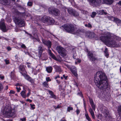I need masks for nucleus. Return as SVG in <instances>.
I'll list each match as a JSON object with an SVG mask.
<instances>
[{
	"instance_id": "1",
	"label": "nucleus",
	"mask_w": 121,
	"mask_h": 121,
	"mask_svg": "<svg viewBox=\"0 0 121 121\" xmlns=\"http://www.w3.org/2000/svg\"><path fill=\"white\" fill-rule=\"evenodd\" d=\"M97 77H99L100 79L99 80L95 76L94 81L96 85L100 89L104 90L108 87V84L107 81V78L105 73L101 71L97 72L96 74Z\"/></svg>"
},
{
	"instance_id": "2",
	"label": "nucleus",
	"mask_w": 121,
	"mask_h": 121,
	"mask_svg": "<svg viewBox=\"0 0 121 121\" xmlns=\"http://www.w3.org/2000/svg\"><path fill=\"white\" fill-rule=\"evenodd\" d=\"M100 39L104 42L107 46L111 47L118 48L121 45V43L118 41H116L111 37V35L107 33L105 36H101Z\"/></svg>"
},
{
	"instance_id": "3",
	"label": "nucleus",
	"mask_w": 121,
	"mask_h": 121,
	"mask_svg": "<svg viewBox=\"0 0 121 121\" xmlns=\"http://www.w3.org/2000/svg\"><path fill=\"white\" fill-rule=\"evenodd\" d=\"M75 25L71 24L66 23L63 26L60 27L61 28H63L67 32L70 33H73L78 35L84 34L85 31L83 29H77Z\"/></svg>"
},
{
	"instance_id": "4",
	"label": "nucleus",
	"mask_w": 121,
	"mask_h": 121,
	"mask_svg": "<svg viewBox=\"0 0 121 121\" xmlns=\"http://www.w3.org/2000/svg\"><path fill=\"white\" fill-rule=\"evenodd\" d=\"M48 12L50 14L56 16H58L60 14V10L53 7L49 8L48 9Z\"/></svg>"
},
{
	"instance_id": "5",
	"label": "nucleus",
	"mask_w": 121,
	"mask_h": 121,
	"mask_svg": "<svg viewBox=\"0 0 121 121\" xmlns=\"http://www.w3.org/2000/svg\"><path fill=\"white\" fill-rule=\"evenodd\" d=\"M4 111L10 117H12L15 114V111L12 110L10 107L8 105H6L5 107Z\"/></svg>"
},
{
	"instance_id": "6",
	"label": "nucleus",
	"mask_w": 121,
	"mask_h": 121,
	"mask_svg": "<svg viewBox=\"0 0 121 121\" xmlns=\"http://www.w3.org/2000/svg\"><path fill=\"white\" fill-rule=\"evenodd\" d=\"M56 50L57 52L62 56L64 57L66 55V51L63 48L60 46H57L56 47Z\"/></svg>"
},
{
	"instance_id": "7",
	"label": "nucleus",
	"mask_w": 121,
	"mask_h": 121,
	"mask_svg": "<svg viewBox=\"0 0 121 121\" xmlns=\"http://www.w3.org/2000/svg\"><path fill=\"white\" fill-rule=\"evenodd\" d=\"M90 4L94 6L99 5L101 3V0H87Z\"/></svg>"
},
{
	"instance_id": "8",
	"label": "nucleus",
	"mask_w": 121,
	"mask_h": 121,
	"mask_svg": "<svg viewBox=\"0 0 121 121\" xmlns=\"http://www.w3.org/2000/svg\"><path fill=\"white\" fill-rule=\"evenodd\" d=\"M41 20L43 21H45V22H49L50 23H54L55 22L54 20L52 18L45 16L42 18Z\"/></svg>"
},
{
	"instance_id": "9",
	"label": "nucleus",
	"mask_w": 121,
	"mask_h": 121,
	"mask_svg": "<svg viewBox=\"0 0 121 121\" xmlns=\"http://www.w3.org/2000/svg\"><path fill=\"white\" fill-rule=\"evenodd\" d=\"M9 29L8 26H6L4 23H0V29L3 32H7Z\"/></svg>"
},
{
	"instance_id": "10",
	"label": "nucleus",
	"mask_w": 121,
	"mask_h": 121,
	"mask_svg": "<svg viewBox=\"0 0 121 121\" xmlns=\"http://www.w3.org/2000/svg\"><path fill=\"white\" fill-rule=\"evenodd\" d=\"M27 73H21V74L25 78L31 83H32L33 82V79L28 74H27Z\"/></svg>"
},
{
	"instance_id": "11",
	"label": "nucleus",
	"mask_w": 121,
	"mask_h": 121,
	"mask_svg": "<svg viewBox=\"0 0 121 121\" xmlns=\"http://www.w3.org/2000/svg\"><path fill=\"white\" fill-rule=\"evenodd\" d=\"M70 70L74 76L77 77L78 76V74L76 67L73 66H71Z\"/></svg>"
},
{
	"instance_id": "12",
	"label": "nucleus",
	"mask_w": 121,
	"mask_h": 121,
	"mask_svg": "<svg viewBox=\"0 0 121 121\" xmlns=\"http://www.w3.org/2000/svg\"><path fill=\"white\" fill-rule=\"evenodd\" d=\"M104 92L103 91H99L97 93V94L98 97L100 98H102L103 99H106L107 95L103 94Z\"/></svg>"
},
{
	"instance_id": "13",
	"label": "nucleus",
	"mask_w": 121,
	"mask_h": 121,
	"mask_svg": "<svg viewBox=\"0 0 121 121\" xmlns=\"http://www.w3.org/2000/svg\"><path fill=\"white\" fill-rule=\"evenodd\" d=\"M42 41L43 43L46 45L49 49L51 48V43L50 41H47L42 39Z\"/></svg>"
},
{
	"instance_id": "14",
	"label": "nucleus",
	"mask_w": 121,
	"mask_h": 121,
	"mask_svg": "<svg viewBox=\"0 0 121 121\" xmlns=\"http://www.w3.org/2000/svg\"><path fill=\"white\" fill-rule=\"evenodd\" d=\"M43 45H41L39 46L38 47V56L39 58H40L41 56L42 53L43 52L45 48H43Z\"/></svg>"
},
{
	"instance_id": "15",
	"label": "nucleus",
	"mask_w": 121,
	"mask_h": 121,
	"mask_svg": "<svg viewBox=\"0 0 121 121\" xmlns=\"http://www.w3.org/2000/svg\"><path fill=\"white\" fill-rule=\"evenodd\" d=\"M88 56L90 60L91 61H94L97 59L94 56L93 54L90 51L88 52Z\"/></svg>"
},
{
	"instance_id": "16",
	"label": "nucleus",
	"mask_w": 121,
	"mask_h": 121,
	"mask_svg": "<svg viewBox=\"0 0 121 121\" xmlns=\"http://www.w3.org/2000/svg\"><path fill=\"white\" fill-rule=\"evenodd\" d=\"M13 20L15 23H24L26 22L23 19L19 17H15Z\"/></svg>"
},
{
	"instance_id": "17",
	"label": "nucleus",
	"mask_w": 121,
	"mask_h": 121,
	"mask_svg": "<svg viewBox=\"0 0 121 121\" xmlns=\"http://www.w3.org/2000/svg\"><path fill=\"white\" fill-rule=\"evenodd\" d=\"M19 71L21 73H27L25 70L24 66L23 65H20L19 67Z\"/></svg>"
},
{
	"instance_id": "18",
	"label": "nucleus",
	"mask_w": 121,
	"mask_h": 121,
	"mask_svg": "<svg viewBox=\"0 0 121 121\" xmlns=\"http://www.w3.org/2000/svg\"><path fill=\"white\" fill-rule=\"evenodd\" d=\"M95 34L91 32H87L86 36L90 38H94L95 36Z\"/></svg>"
},
{
	"instance_id": "19",
	"label": "nucleus",
	"mask_w": 121,
	"mask_h": 121,
	"mask_svg": "<svg viewBox=\"0 0 121 121\" xmlns=\"http://www.w3.org/2000/svg\"><path fill=\"white\" fill-rule=\"evenodd\" d=\"M54 67L55 68L56 71V72L60 73L61 72H62V70L61 69L60 66H59L57 65H55L54 66Z\"/></svg>"
},
{
	"instance_id": "20",
	"label": "nucleus",
	"mask_w": 121,
	"mask_h": 121,
	"mask_svg": "<svg viewBox=\"0 0 121 121\" xmlns=\"http://www.w3.org/2000/svg\"><path fill=\"white\" fill-rule=\"evenodd\" d=\"M90 103L92 109L95 111V105L94 104L93 101L92 99H90Z\"/></svg>"
},
{
	"instance_id": "21",
	"label": "nucleus",
	"mask_w": 121,
	"mask_h": 121,
	"mask_svg": "<svg viewBox=\"0 0 121 121\" xmlns=\"http://www.w3.org/2000/svg\"><path fill=\"white\" fill-rule=\"evenodd\" d=\"M9 0H0V3L4 5H8L9 3Z\"/></svg>"
},
{
	"instance_id": "22",
	"label": "nucleus",
	"mask_w": 121,
	"mask_h": 121,
	"mask_svg": "<svg viewBox=\"0 0 121 121\" xmlns=\"http://www.w3.org/2000/svg\"><path fill=\"white\" fill-rule=\"evenodd\" d=\"M68 12L70 14L72 15L75 10L74 9L71 8H66Z\"/></svg>"
},
{
	"instance_id": "23",
	"label": "nucleus",
	"mask_w": 121,
	"mask_h": 121,
	"mask_svg": "<svg viewBox=\"0 0 121 121\" xmlns=\"http://www.w3.org/2000/svg\"><path fill=\"white\" fill-rule=\"evenodd\" d=\"M114 0H103L104 3L107 4H111L113 2Z\"/></svg>"
},
{
	"instance_id": "24",
	"label": "nucleus",
	"mask_w": 121,
	"mask_h": 121,
	"mask_svg": "<svg viewBox=\"0 0 121 121\" xmlns=\"http://www.w3.org/2000/svg\"><path fill=\"white\" fill-rule=\"evenodd\" d=\"M48 92L51 95V98L56 99V97L54 94L53 92L49 90Z\"/></svg>"
},
{
	"instance_id": "25",
	"label": "nucleus",
	"mask_w": 121,
	"mask_h": 121,
	"mask_svg": "<svg viewBox=\"0 0 121 121\" xmlns=\"http://www.w3.org/2000/svg\"><path fill=\"white\" fill-rule=\"evenodd\" d=\"M25 23H15V25L18 28H20L24 26Z\"/></svg>"
},
{
	"instance_id": "26",
	"label": "nucleus",
	"mask_w": 121,
	"mask_h": 121,
	"mask_svg": "<svg viewBox=\"0 0 121 121\" xmlns=\"http://www.w3.org/2000/svg\"><path fill=\"white\" fill-rule=\"evenodd\" d=\"M46 69L47 72L48 73H50L52 71V68L51 66H48L46 67Z\"/></svg>"
},
{
	"instance_id": "27",
	"label": "nucleus",
	"mask_w": 121,
	"mask_h": 121,
	"mask_svg": "<svg viewBox=\"0 0 121 121\" xmlns=\"http://www.w3.org/2000/svg\"><path fill=\"white\" fill-rule=\"evenodd\" d=\"M89 111L92 118L93 119H95V116L94 115V113L93 110L91 108H90L89 109Z\"/></svg>"
},
{
	"instance_id": "28",
	"label": "nucleus",
	"mask_w": 121,
	"mask_h": 121,
	"mask_svg": "<svg viewBox=\"0 0 121 121\" xmlns=\"http://www.w3.org/2000/svg\"><path fill=\"white\" fill-rule=\"evenodd\" d=\"M48 52L50 56L52 58L55 59H56V58L54 54L52 53L51 51L49 49H48Z\"/></svg>"
},
{
	"instance_id": "29",
	"label": "nucleus",
	"mask_w": 121,
	"mask_h": 121,
	"mask_svg": "<svg viewBox=\"0 0 121 121\" xmlns=\"http://www.w3.org/2000/svg\"><path fill=\"white\" fill-rule=\"evenodd\" d=\"M117 112L119 116L121 117V105L118 106L117 109Z\"/></svg>"
},
{
	"instance_id": "30",
	"label": "nucleus",
	"mask_w": 121,
	"mask_h": 121,
	"mask_svg": "<svg viewBox=\"0 0 121 121\" xmlns=\"http://www.w3.org/2000/svg\"><path fill=\"white\" fill-rule=\"evenodd\" d=\"M18 13H19V14L22 16L23 17H25V16L27 17L29 16V14L26 12H24L22 13L18 12Z\"/></svg>"
},
{
	"instance_id": "31",
	"label": "nucleus",
	"mask_w": 121,
	"mask_h": 121,
	"mask_svg": "<svg viewBox=\"0 0 121 121\" xmlns=\"http://www.w3.org/2000/svg\"><path fill=\"white\" fill-rule=\"evenodd\" d=\"M26 92L25 91H22L21 92V95L22 96L23 98H26Z\"/></svg>"
},
{
	"instance_id": "32",
	"label": "nucleus",
	"mask_w": 121,
	"mask_h": 121,
	"mask_svg": "<svg viewBox=\"0 0 121 121\" xmlns=\"http://www.w3.org/2000/svg\"><path fill=\"white\" fill-rule=\"evenodd\" d=\"M72 15L75 17H77L79 16V14L78 12L75 10Z\"/></svg>"
},
{
	"instance_id": "33",
	"label": "nucleus",
	"mask_w": 121,
	"mask_h": 121,
	"mask_svg": "<svg viewBox=\"0 0 121 121\" xmlns=\"http://www.w3.org/2000/svg\"><path fill=\"white\" fill-rule=\"evenodd\" d=\"M103 113L104 114V116L106 117L107 118V117H109V113L108 110H106V111L104 112Z\"/></svg>"
},
{
	"instance_id": "34",
	"label": "nucleus",
	"mask_w": 121,
	"mask_h": 121,
	"mask_svg": "<svg viewBox=\"0 0 121 121\" xmlns=\"http://www.w3.org/2000/svg\"><path fill=\"white\" fill-rule=\"evenodd\" d=\"M10 76L11 78H13L15 76V72L14 70L11 72Z\"/></svg>"
},
{
	"instance_id": "35",
	"label": "nucleus",
	"mask_w": 121,
	"mask_h": 121,
	"mask_svg": "<svg viewBox=\"0 0 121 121\" xmlns=\"http://www.w3.org/2000/svg\"><path fill=\"white\" fill-rule=\"evenodd\" d=\"M114 19L113 21V22L117 23H120L121 22V20L117 18L114 17Z\"/></svg>"
},
{
	"instance_id": "36",
	"label": "nucleus",
	"mask_w": 121,
	"mask_h": 121,
	"mask_svg": "<svg viewBox=\"0 0 121 121\" xmlns=\"http://www.w3.org/2000/svg\"><path fill=\"white\" fill-rule=\"evenodd\" d=\"M85 116H86V119L88 120V121H92L91 118L89 116L88 113H86L85 114Z\"/></svg>"
},
{
	"instance_id": "37",
	"label": "nucleus",
	"mask_w": 121,
	"mask_h": 121,
	"mask_svg": "<svg viewBox=\"0 0 121 121\" xmlns=\"http://www.w3.org/2000/svg\"><path fill=\"white\" fill-rule=\"evenodd\" d=\"M43 85L45 87L47 88H48V83L46 82H44L43 83Z\"/></svg>"
},
{
	"instance_id": "38",
	"label": "nucleus",
	"mask_w": 121,
	"mask_h": 121,
	"mask_svg": "<svg viewBox=\"0 0 121 121\" xmlns=\"http://www.w3.org/2000/svg\"><path fill=\"white\" fill-rule=\"evenodd\" d=\"M100 13L99 14H104L106 15L107 14V13L106 12H105L104 11V10H101L99 11Z\"/></svg>"
},
{
	"instance_id": "39",
	"label": "nucleus",
	"mask_w": 121,
	"mask_h": 121,
	"mask_svg": "<svg viewBox=\"0 0 121 121\" xmlns=\"http://www.w3.org/2000/svg\"><path fill=\"white\" fill-rule=\"evenodd\" d=\"M85 25L86 27L88 28H91L92 27L91 25L90 24V23H88V24H85Z\"/></svg>"
},
{
	"instance_id": "40",
	"label": "nucleus",
	"mask_w": 121,
	"mask_h": 121,
	"mask_svg": "<svg viewBox=\"0 0 121 121\" xmlns=\"http://www.w3.org/2000/svg\"><path fill=\"white\" fill-rule=\"evenodd\" d=\"M97 13L95 12H93L92 13V14L91 15V16L92 17L94 18L96 15Z\"/></svg>"
},
{
	"instance_id": "41",
	"label": "nucleus",
	"mask_w": 121,
	"mask_h": 121,
	"mask_svg": "<svg viewBox=\"0 0 121 121\" xmlns=\"http://www.w3.org/2000/svg\"><path fill=\"white\" fill-rule=\"evenodd\" d=\"M73 110V108L70 106L68 107L67 108V111L69 112H70V111L72 110Z\"/></svg>"
},
{
	"instance_id": "42",
	"label": "nucleus",
	"mask_w": 121,
	"mask_h": 121,
	"mask_svg": "<svg viewBox=\"0 0 121 121\" xmlns=\"http://www.w3.org/2000/svg\"><path fill=\"white\" fill-rule=\"evenodd\" d=\"M83 104L84 106V109L85 110V111L86 112V103L85 101L84 100V99H83Z\"/></svg>"
},
{
	"instance_id": "43",
	"label": "nucleus",
	"mask_w": 121,
	"mask_h": 121,
	"mask_svg": "<svg viewBox=\"0 0 121 121\" xmlns=\"http://www.w3.org/2000/svg\"><path fill=\"white\" fill-rule=\"evenodd\" d=\"M17 6L18 7L20 8L21 10H25V9L24 8L22 7L21 5L19 4H17Z\"/></svg>"
},
{
	"instance_id": "44",
	"label": "nucleus",
	"mask_w": 121,
	"mask_h": 121,
	"mask_svg": "<svg viewBox=\"0 0 121 121\" xmlns=\"http://www.w3.org/2000/svg\"><path fill=\"white\" fill-rule=\"evenodd\" d=\"M21 47L24 49H26V47L25 44H22L21 45Z\"/></svg>"
},
{
	"instance_id": "45",
	"label": "nucleus",
	"mask_w": 121,
	"mask_h": 121,
	"mask_svg": "<svg viewBox=\"0 0 121 121\" xmlns=\"http://www.w3.org/2000/svg\"><path fill=\"white\" fill-rule=\"evenodd\" d=\"M81 12L82 14H87L88 13V12L86 11L83 10H82L81 11Z\"/></svg>"
},
{
	"instance_id": "46",
	"label": "nucleus",
	"mask_w": 121,
	"mask_h": 121,
	"mask_svg": "<svg viewBox=\"0 0 121 121\" xmlns=\"http://www.w3.org/2000/svg\"><path fill=\"white\" fill-rule=\"evenodd\" d=\"M28 92L27 94V95H26V97H28L31 94V92H30V89H29L28 90Z\"/></svg>"
},
{
	"instance_id": "47",
	"label": "nucleus",
	"mask_w": 121,
	"mask_h": 121,
	"mask_svg": "<svg viewBox=\"0 0 121 121\" xmlns=\"http://www.w3.org/2000/svg\"><path fill=\"white\" fill-rule=\"evenodd\" d=\"M114 17L112 16H110L108 17V19L112 21L114 20Z\"/></svg>"
},
{
	"instance_id": "48",
	"label": "nucleus",
	"mask_w": 121,
	"mask_h": 121,
	"mask_svg": "<svg viewBox=\"0 0 121 121\" xmlns=\"http://www.w3.org/2000/svg\"><path fill=\"white\" fill-rule=\"evenodd\" d=\"M3 89V86L0 82V92L2 91Z\"/></svg>"
},
{
	"instance_id": "49",
	"label": "nucleus",
	"mask_w": 121,
	"mask_h": 121,
	"mask_svg": "<svg viewBox=\"0 0 121 121\" xmlns=\"http://www.w3.org/2000/svg\"><path fill=\"white\" fill-rule=\"evenodd\" d=\"M20 31V30L18 28V27H17L16 26V27L15 28V31L16 32H18Z\"/></svg>"
},
{
	"instance_id": "50",
	"label": "nucleus",
	"mask_w": 121,
	"mask_h": 121,
	"mask_svg": "<svg viewBox=\"0 0 121 121\" xmlns=\"http://www.w3.org/2000/svg\"><path fill=\"white\" fill-rule=\"evenodd\" d=\"M33 4V3L31 2H29L27 4L28 6H32Z\"/></svg>"
},
{
	"instance_id": "51",
	"label": "nucleus",
	"mask_w": 121,
	"mask_h": 121,
	"mask_svg": "<svg viewBox=\"0 0 121 121\" xmlns=\"http://www.w3.org/2000/svg\"><path fill=\"white\" fill-rule=\"evenodd\" d=\"M53 107L55 108L56 109L57 108H61V107L60 105H57V106H54Z\"/></svg>"
},
{
	"instance_id": "52",
	"label": "nucleus",
	"mask_w": 121,
	"mask_h": 121,
	"mask_svg": "<svg viewBox=\"0 0 121 121\" xmlns=\"http://www.w3.org/2000/svg\"><path fill=\"white\" fill-rule=\"evenodd\" d=\"M0 39H1L3 40H7L8 41H9V39H7L6 38H4V37H0Z\"/></svg>"
},
{
	"instance_id": "53",
	"label": "nucleus",
	"mask_w": 121,
	"mask_h": 121,
	"mask_svg": "<svg viewBox=\"0 0 121 121\" xmlns=\"http://www.w3.org/2000/svg\"><path fill=\"white\" fill-rule=\"evenodd\" d=\"M4 61L5 62L6 64V65H8L9 63V60L5 59L4 60Z\"/></svg>"
},
{
	"instance_id": "54",
	"label": "nucleus",
	"mask_w": 121,
	"mask_h": 121,
	"mask_svg": "<svg viewBox=\"0 0 121 121\" xmlns=\"http://www.w3.org/2000/svg\"><path fill=\"white\" fill-rule=\"evenodd\" d=\"M46 80L47 81V82L50 81H51V80L50 79V78L49 77H48L46 78Z\"/></svg>"
},
{
	"instance_id": "55",
	"label": "nucleus",
	"mask_w": 121,
	"mask_h": 121,
	"mask_svg": "<svg viewBox=\"0 0 121 121\" xmlns=\"http://www.w3.org/2000/svg\"><path fill=\"white\" fill-rule=\"evenodd\" d=\"M26 119L25 117H24L22 118H21L19 121H26Z\"/></svg>"
},
{
	"instance_id": "56",
	"label": "nucleus",
	"mask_w": 121,
	"mask_h": 121,
	"mask_svg": "<svg viewBox=\"0 0 121 121\" xmlns=\"http://www.w3.org/2000/svg\"><path fill=\"white\" fill-rule=\"evenodd\" d=\"M16 89L17 90V91L18 92H20V91L21 90V88L20 87H16Z\"/></svg>"
},
{
	"instance_id": "57",
	"label": "nucleus",
	"mask_w": 121,
	"mask_h": 121,
	"mask_svg": "<svg viewBox=\"0 0 121 121\" xmlns=\"http://www.w3.org/2000/svg\"><path fill=\"white\" fill-rule=\"evenodd\" d=\"M6 49L8 51H9L11 50V48L10 47H8L6 48Z\"/></svg>"
},
{
	"instance_id": "58",
	"label": "nucleus",
	"mask_w": 121,
	"mask_h": 121,
	"mask_svg": "<svg viewBox=\"0 0 121 121\" xmlns=\"http://www.w3.org/2000/svg\"><path fill=\"white\" fill-rule=\"evenodd\" d=\"M104 53L105 54V56L107 57H108V56L109 55V54L108 53V52H105Z\"/></svg>"
},
{
	"instance_id": "59",
	"label": "nucleus",
	"mask_w": 121,
	"mask_h": 121,
	"mask_svg": "<svg viewBox=\"0 0 121 121\" xmlns=\"http://www.w3.org/2000/svg\"><path fill=\"white\" fill-rule=\"evenodd\" d=\"M31 105V107L32 109H34L35 108V107H34L35 105L34 104H30Z\"/></svg>"
},
{
	"instance_id": "60",
	"label": "nucleus",
	"mask_w": 121,
	"mask_h": 121,
	"mask_svg": "<svg viewBox=\"0 0 121 121\" xmlns=\"http://www.w3.org/2000/svg\"><path fill=\"white\" fill-rule=\"evenodd\" d=\"M15 92L13 90H11L10 91L9 93L10 94H14L15 93Z\"/></svg>"
},
{
	"instance_id": "61",
	"label": "nucleus",
	"mask_w": 121,
	"mask_h": 121,
	"mask_svg": "<svg viewBox=\"0 0 121 121\" xmlns=\"http://www.w3.org/2000/svg\"><path fill=\"white\" fill-rule=\"evenodd\" d=\"M66 66L69 69H70L71 68V66H69V65H66Z\"/></svg>"
},
{
	"instance_id": "62",
	"label": "nucleus",
	"mask_w": 121,
	"mask_h": 121,
	"mask_svg": "<svg viewBox=\"0 0 121 121\" xmlns=\"http://www.w3.org/2000/svg\"><path fill=\"white\" fill-rule=\"evenodd\" d=\"M80 111L78 109H77L76 111V112L77 113V114L78 115L80 113Z\"/></svg>"
},
{
	"instance_id": "63",
	"label": "nucleus",
	"mask_w": 121,
	"mask_h": 121,
	"mask_svg": "<svg viewBox=\"0 0 121 121\" xmlns=\"http://www.w3.org/2000/svg\"><path fill=\"white\" fill-rule=\"evenodd\" d=\"M26 101H29L30 102V103L32 102V101L31 100L29 99H27L26 100Z\"/></svg>"
},
{
	"instance_id": "64",
	"label": "nucleus",
	"mask_w": 121,
	"mask_h": 121,
	"mask_svg": "<svg viewBox=\"0 0 121 121\" xmlns=\"http://www.w3.org/2000/svg\"><path fill=\"white\" fill-rule=\"evenodd\" d=\"M30 27L32 29H34L35 28V27L33 25L30 26Z\"/></svg>"
}]
</instances>
